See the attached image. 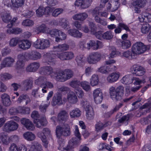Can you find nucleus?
I'll return each mask as SVG.
<instances>
[{
	"instance_id": "1",
	"label": "nucleus",
	"mask_w": 151,
	"mask_h": 151,
	"mask_svg": "<svg viewBox=\"0 0 151 151\" xmlns=\"http://www.w3.org/2000/svg\"><path fill=\"white\" fill-rule=\"evenodd\" d=\"M45 57L48 64L53 65L55 64L56 57L62 60H68L72 59L74 57V55L72 52L68 51L57 53L56 54L47 53L46 54Z\"/></svg>"
},
{
	"instance_id": "2",
	"label": "nucleus",
	"mask_w": 151,
	"mask_h": 151,
	"mask_svg": "<svg viewBox=\"0 0 151 151\" xmlns=\"http://www.w3.org/2000/svg\"><path fill=\"white\" fill-rule=\"evenodd\" d=\"M124 92V88L122 86H119L116 88L112 86L109 88L110 97L114 101H118L121 100L123 96Z\"/></svg>"
},
{
	"instance_id": "3",
	"label": "nucleus",
	"mask_w": 151,
	"mask_h": 151,
	"mask_svg": "<svg viewBox=\"0 0 151 151\" xmlns=\"http://www.w3.org/2000/svg\"><path fill=\"white\" fill-rule=\"evenodd\" d=\"M55 74L54 76H52V77L59 81L63 82L71 78L73 76V73L71 70L66 69L59 71L57 74Z\"/></svg>"
},
{
	"instance_id": "4",
	"label": "nucleus",
	"mask_w": 151,
	"mask_h": 151,
	"mask_svg": "<svg viewBox=\"0 0 151 151\" xmlns=\"http://www.w3.org/2000/svg\"><path fill=\"white\" fill-rule=\"evenodd\" d=\"M55 132L56 136L58 138H60L61 136H69L71 133L70 126L68 124L57 126Z\"/></svg>"
},
{
	"instance_id": "5",
	"label": "nucleus",
	"mask_w": 151,
	"mask_h": 151,
	"mask_svg": "<svg viewBox=\"0 0 151 151\" xmlns=\"http://www.w3.org/2000/svg\"><path fill=\"white\" fill-rule=\"evenodd\" d=\"M150 45H145L141 42H137L133 45L132 50L136 55L143 53L150 48Z\"/></svg>"
},
{
	"instance_id": "6",
	"label": "nucleus",
	"mask_w": 151,
	"mask_h": 151,
	"mask_svg": "<svg viewBox=\"0 0 151 151\" xmlns=\"http://www.w3.org/2000/svg\"><path fill=\"white\" fill-rule=\"evenodd\" d=\"M51 131L48 128H44L42 132H40L37 133V136L41 139L43 143V145L47 148L48 144V142L47 139V137L51 136Z\"/></svg>"
},
{
	"instance_id": "7",
	"label": "nucleus",
	"mask_w": 151,
	"mask_h": 151,
	"mask_svg": "<svg viewBox=\"0 0 151 151\" xmlns=\"http://www.w3.org/2000/svg\"><path fill=\"white\" fill-rule=\"evenodd\" d=\"M19 126L18 123L13 120L8 121L4 125L3 130L4 132H9L17 130Z\"/></svg>"
},
{
	"instance_id": "8",
	"label": "nucleus",
	"mask_w": 151,
	"mask_h": 151,
	"mask_svg": "<svg viewBox=\"0 0 151 151\" xmlns=\"http://www.w3.org/2000/svg\"><path fill=\"white\" fill-rule=\"evenodd\" d=\"M101 54L98 52H93L90 53L88 57L87 60L90 64L97 63L101 60Z\"/></svg>"
},
{
	"instance_id": "9",
	"label": "nucleus",
	"mask_w": 151,
	"mask_h": 151,
	"mask_svg": "<svg viewBox=\"0 0 151 151\" xmlns=\"http://www.w3.org/2000/svg\"><path fill=\"white\" fill-rule=\"evenodd\" d=\"M131 70L133 74L139 76L143 75L145 72V70L143 67L137 65H133L131 68Z\"/></svg>"
},
{
	"instance_id": "10",
	"label": "nucleus",
	"mask_w": 151,
	"mask_h": 151,
	"mask_svg": "<svg viewBox=\"0 0 151 151\" xmlns=\"http://www.w3.org/2000/svg\"><path fill=\"white\" fill-rule=\"evenodd\" d=\"M40 73L43 75H50L53 78L52 76H55V74H57V73L53 72V69L50 66H44L41 67L39 70Z\"/></svg>"
},
{
	"instance_id": "11",
	"label": "nucleus",
	"mask_w": 151,
	"mask_h": 151,
	"mask_svg": "<svg viewBox=\"0 0 151 151\" xmlns=\"http://www.w3.org/2000/svg\"><path fill=\"white\" fill-rule=\"evenodd\" d=\"M102 47L101 42L98 40L96 41L93 40H90L87 43L86 48L90 50L92 47L94 50H97Z\"/></svg>"
},
{
	"instance_id": "12",
	"label": "nucleus",
	"mask_w": 151,
	"mask_h": 151,
	"mask_svg": "<svg viewBox=\"0 0 151 151\" xmlns=\"http://www.w3.org/2000/svg\"><path fill=\"white\" fill-rule=\"evenodd\" d=\"M20 122L28 130L33 131L35 129V127L32 122L28 119L23 118L21 119Z\"/></svg>"
},
{
	"instance_id": "13",
	"label": "nucleus",
	"mask_w": 151,
	"mask_h": 151,
	"mask_svg": "<svg viewBox=\"0 0 151 151\" xmlns=\"http://www.w3.org/2000/svg\"><path fill=\"white\" fill-rule=\"evenodd\" d=\"M93 95L96 103L97 104L101 103L103 98L101 90L99 88L95 89L93 91Z\"/></svg>"
},
{
	"instance_id": "14",
	"label": "nucleus",
	"mask_w": 151,
	"mask_h": 151,
	"mask_svg": "<svg viewBox=\"0 0 151 151\" xmlns=\"http://www.w3.org/2000/svg\"><path fill=\"white\" fill-rule=\"evenodd\" d=\"M51 104L53 106L56 105H60L63 104L62 94L59 92L55 94L52 98Z\"/></svg>"
},
{
	"instance_id": "15",
	"label": "nucleus",
	"mask_w": 151,
	"mask_h": 151,
	"mask_svg": "<svg viewBox=\"0 0 151 151\" xmlns=\"http://www.w3.org/2000/svg\"><path fill=\"white\" fill-rule=\"evenodd\" d=\"M151 108V104L148 101L147 103H145L140 107V114L138 113L136 116L137 117H139L142 115L149 112Z\"/></svg>"
},
{
	"instance_id": "16",
	"label": "nucleus",
	"mask_w": 151,
	"mask_h": 151,
	"mask_svg": "<svg viewBox=\"0 0 151 151\" xmlns=\"http://www.w3.org/2000/svg\"><path fill=\"white\" fill-rule=\"evenodd\" d=\"M1 103L5 107H9L12 102L9 96L7 93H4L1 95Z\"/></svg>"
},
{
	"instance_id": "17",
	"label": "nucleus",
	"mask_w": 151,
	"mask_h": 151,
	"mask_svg": "<svg viewBox=\"0 0 151 151\" xmlns=\"http://www.w3.org/2000/svg\"><path fill=\"white\" fill-rule=\"evenodd\" d=\"M14 59L10 57L5 58L1 61V65L2 67H10L13 64L14 62Z\"/></svg>"
},
{
	"instance_id": "18",
	"label": "nucleus",
	"mask_w": 151,
	"mask_h": 151,
	"mask_svg": "<svg viewBox=\"0 0 151 151\" xmlns=\"http://www.w3.org/2000/svg\"><path fill=\"white\" fill-rule=\"evenodd\" d=\"M33 122L36 127L39 128L46 126L47 123L46 118L44 117H41L40 119L33 120Z\"/></svg>"
},
{
	"instance_id": "19",
	"label": "nucleus",
	"mask_w": 151,
	"mask_h": 151,
	"mask_svg": "<svg viewBox=\"0 0 151 151\" xmlns=\"http://www.w3.org/2000/svg\"><path fill=\"white\" fill-rule=\"evenodd\" d=\"M21 85L23 90L27 91L32 88L33 81L31 79H27L23 81L21 83Z\"/></svg>"
},
{
	"instance_id": "20",
	"label": "nucleus",
	"mask_w": 151,
	"mask_h": 151,
	"mask_svg": "<svg viewBox=\"0 0 151 151\" xmlns=\"http://www.w3.org/2000/svg\"><path fill=\"white\" fill-rule=\"evenodd\" d=\"M39 62H35L31 63L26 68V70L29 72H34L36 71L40 67Z\"/></svg>"
},
{
	"instance_id": "21",
	"label": "nucleus",
	"mask_w": 151,
	"mask_h": 151,
	"mask_svg": "<svg viewBox=\"0 0 151 151\" xmlns=\"http://www.w3.org/2000/svg\"><path fill=\"white\" fill-rule=\"evenodd\" d=\"M77 97L74 93L71 92L68 94L67 100L71 104H76L78 101Z\"/></svg>"
},
{
	"instance_id": "22",
	"label": "nucleus",
	"mask_w": 151,
	"mask_h": 151,
	"mask_svg": "<svg viewBox=\"0 0 151 151\" xmlns=\"http://www.w3.org/2000/svg\"><path fill=\"white\" fill-rule=\"evenodd\" d=\"M69 48V46L68 45L64 44L54 46L53 47V50L55 52H62L68 50Z\"/></svg>"
},
{
	"instance_id": "23",
	"label": "nucleus",
	"mask_w": 151,
	"mask_h": 151,
	"mask_svg": "<svg viewBox=\"0 0 151 151\" xmlns=\"http://www.w3.org/2000/svg\"><path fill=\"white\" fill-rule=\"evenodd\" d=\"M119 77V73H113L109 75L107 78V80L109 83L114 82L118 80Z\"/></svg>"
},
{
	"instance_id": "24",
	"label": "nucleus",
	"mask_w": 151,
	"mask_h": 151,
	"mask_svg": "<svg viewBox=\"0 0 151 151\" xmlns=\"http://www.w3.org/2000/svg\"><path fill=\"white\" fill-rule=\"evenodd\" d=\"M139 19L141 22H151V14L147 12L143 13L139 17Z\"/></svg>"
},
{
	"instance_id": "25",
	"label": "nucleus",
	"mask_w": 151,
	"mask_h": 151,
	"mask_svg": "<svg viewBox=\"0 0 151 151\" xmlns=\"http://www.w3.org/2000/svg\"><path fill=\"white\" fill-rule=\"evenodd\" d=\"M68 113L64 110L60 111L58 115V119L60 121H66L68 119Z\"/></svg>"
},
{
	"instance_id": "26",
	"label": "nucleus",
	"mask_w": 151,
	"mask_h": 151,
	"mask_svg": "<svg viewBox=\"0 0 151 151\" xmlns=\"http://www.w3.org/2000/svg\"><path fill=\"white\" fill-rule=\"evenodd\" d=\"M88 16V14L85 13H81L77 14L72 17L73 19L75 20L83 21L85 20Z\"/></svg>"
},
{
	"instance_id": "27",
	"label": "nucleus",
	"mask_w": 151,
	"mask_h": 151,
	"mask_svg": "<svg viewBox=\"0 0 151 151\" xmlns=\"http://www.w3.org/2000/svg\"><path fill=\"white\" fill-rule=\"evenodd\" d=\"M31 45V43L27 40H23L19 43V47L20 48L24 50L28 49Z\"/></svg>"
},
{
	"instance_id": "28",
	"label": "nucleus",
	"mask_w": 151,
	"mask_h": 151,
	"mask_svg": "<svg viewBox=\"0 0 151 151\" xmlns=\"http://www.w3.org/2000/svg\"><path fill=\"white\" fill-rule=\"evenodd\" d=\"M17 101L19 103L25 102V104H27L30 102V99L27 95L23 94L19 96L17 99Z\"/></svg>"
},
{
	"instance_id": "29",
	"label": "nucleus",
	"mask_w": 151,
	"mask_h": 151,
	"mask_svg": "<svg viewBox=\"0 0 151 151\" xmlns=\"http://www.w3.org/2000/svg\"><path fill=\"white\" fill-rule=\"evenodd\" d=\"M68 33L71 36L77 38H81L82 36V33L75 29H69Z\"/></svg>"
},
{
	"instance_id": "30",
	"label": "nucleus",
	"mask_w": 151,
	"mask_h": 151,
	"mask_svg": "<svg viewBox=\"0 0 151 151\" xmlns=\"http://www.w3.org/2000/svg\"><path fill=\"white\" fill-rule=\"evenodd\" d=\"M24 0H11L13 8H18L22 6L24 4Z\"/></svg>"
},
{
	"instance_id": "31",
	"label": "nucleus",
	"mask_w": 151,
	"mask_h": 151,
	"mask_svg": "<svg viewBox=\"0 0 151 151\" xmlns=\"http://www.w3.org/2000/svg\"><path fill=\"white\" fill-rule=\"evenodd\" d=\"M81 113L80 110L78 108H76L71 111L70 112L69 114L71 118H75L80 116Z\"/></svg>"
},
{
	"instance_id": "32",
	"label": "nucleus",
	"mask_w": 151,
	"mask_h": 151,
	"mask_svg": "<svg viewBox=\"0 0 151 151\" xmlns=\"http://www.w3.org/2000/svg\"><path fill=\"white\" fill-rule=\"evenodd\" d=\"M1 17L2 20L6 23H8L11 20L12 17L10 14L6 12H2L1 14Z\"/></svg>"
},
{
	"instance_id": "33",
	"label": "nucleus",
	"mask_w": 151,
	"mask_h": 151,
	"mask_svg": "<svg viewBox=\"0 0 151 151\" xmlns=\"http://www.w3.org/2000/svg\"><path fill=\"white\" fill-rule=\"evenodd\" d=\"M29 58L33 60H36L40 59L41 57V54L38 52L34 51L29 54H28Z\"/></svg>"
},
{
	"instance_id": "34",
	"label": "nucleus",
	"mask_w": 151,
	"mask_h": 151,
	"mask_svg": "<svg viewBox=\"0 0 151 151\" xmlns=\"http://www.w3.org/2000/svg\"><path fill=\"white\" fill-rule=\"evenodd\" d=\"M85 111L87 119L89 120L93 119L94 117V113L92 107H90L89 109Z\"/></svg>"
},
{
	"instance_id": "35",
	"label": "nucleus",
	"mask_w": 151,
	"mask_h": 151,
	"mask_svg": "<svg viewBox=\"0 0 151 151\" xmlns=\"http://www.w3.org/2000/svg\"><path fill=\"white\" fill-rule=\"evenodd\" d=\"M132 76L130 75H126L121 79V82L125 84H129L132 83Z\"/></svg>"
},
{
	"instance_id": "36",
	"label": "nucleus",
	"mask_w": 151,
	"mask_h": 151,
	"mask_svg": "<svg viewBox=\"0 0 151 151\" xmlns=\"http://www.w3.org/2000/svg\"><path fill=\"white\" fill-rule=\"evenodd\" d=\"M42 88L41 89L42 92L44 93H46L47 92L46 89H51L54 87L53 84L51 82L47 81L45 83L44 85H42Z\"/></svg>"
},
{
	"instance_id": "37",
	"label": "nucleus",
	"mask_w": 151,
	"mask_h": 151,
	"mask_svg": "<svg viewBox=\"0 0 151 151\" xmlns=\"http://www.w3.org/2000/svg\"><path fill=\"white\" fill-rule=\"evenodd\" d=\"M146 2V0H136L133 2L132 4L133 6H136L140 8L145 6Z\"/></svg>"
},
{
	"instance_id": "38",
	"label": "nucleus",
	"mask_w": 151,
	"mask_h": 151,
	"mask_svg": "<svg viewBox=\"0 0 151 151\" xmlns=\"http://www.w3.org/2000/svg\"><path fill=\"white\" fill-rule=\"evenodd\" d=\"M123 56L124 57L129 59H132L134 58L135 54L132 51L128 50L124 52L123 53Z\"/></svg>"
},
{
	"instance_id": "39",
	"label": "nucleus",
	"mask_w": 151,
	"mask_h": 151,
	"mask_svg": "<svg viewBox=\"0 0 151 151\" xmlns=\"http://www.w3.org/2000/svg\"><path fill=\"white\" fill-rule=\"evenodd\" d=\"M24 137L26 140L31 141L33 140L35 138V136L32 132H28L23 134Z\"/></svg>"
},
{
	"instance_id": "40",
	"label": "nucleus",
	"mask_w": 151,
	"mask_h": 151,
	"mask_svg": "<svg viewBox=\"0 0 151 151\" xmlns=\"http://www.w3.org/2000/svg\"><path fill=\"white\" fill-rule=\"evenodd\" d=\"M46 80V79L44 76H40L35 80V83L36 84L40 85V87L42 88V86L44 85Z\"/></svg>"
},
{
	"instance_id": "41",
	"label": "nucleus",
	"mask_w": 151,
	"mask_h": 151,
	"mask_svg": "<svg viewBox=\"0 0 151 151\" xmlns=\"http://www.w3.org/2000/svg\"><path fill=\"white\" fill-rule=\"evenodd\" d=\"M80 82L77 80H73L72 81L69 83V85L72 88L75 89L74 91L76 89L79 88V87L81 84Z\"/></svg>"
},
{
	"instance_id": "42",
	"label": "nucleus",
	"mask_w": 151,
	"mask_h": 151,
	"mask_svg": "<svg viewBox=\"0 0 151 151\" xmlns=\"http://www.w3.org/2000/svg\"><path fill=\"white\" fill-rule=\"evenodd\" d=\"M99 82L98 77L97 75L94 74L92 75L90 78V83L93 86L97 85Z\"/></svg>"
},
{
	"instance_id": "43",
	"label": "nucleus",
	"mask_w": 151,
	"mask_h": 151,
	"mask_svg": "<svg viewBox=\"0 0 151 151\" xmlns=\"http://www.w3.org/2000/svg\"><path fill=\"white\" fill-rule=\"evenodd\" d=\"M0 139L2 143L5 145H8L10 143L9 138L7 136L4 135L3 133H0Z\"/></svg>"
},
{
	"instance_id": "44",
	"label": "nucleus",
	"mask_w": 151,
	"mask_h": 151,
	"mask_svg": "<svg viewBox=\"0 0 151 151\" xmlns=\"http://www.w3.org/2000/svg\"><path fill=\"white\" fill-rule=\"evenodd\" d=\"M81 106L86 110L92 107L90 105L89 102L85 99H83L81 101Z\"/></svg>"
},
{
	"instance_id": "45",
	"label": "nucleus",
	"mask_w": 151,
	"mask_h": 151,
	"mask_svg": "<svg viewBox=\"0 0 151 151\" xmlns=\"http://www.w3.org/2000/svg\"><path fill=\"white\" fill-rule=\"evenodd\" d=\"M64 9L62 8H58L55 9H54L52 14V16L54 17H58L59 15L62 14Z\"/></svg>"
},
{
	"instance_id": "46",
	"label": "nucleus",
	"mask_w": 151,
	"mask_h": 151,
	"mask_svg": "<svg viewBox=\"0 0 151 151\" xmlns=\"http://www.w3.org/2000/svg\"><path fill=\"white\" fill-rule=\"evenodd\" d=\"M103 38L106 40H110L113 37L112 32L110 31H107L103 34Z\"/></svg>"
},
{
	"instance_id": "47",
	"label": "nucleus",
	"mask_w": 151,
	"mask_h": 151,
	"mask_svg": "<svg viewBox=\"0 0 151 151\" xmlns=\"http://www.w3.org/2000/svg\"><path fill=\"white\" fill-rule=\"evenodd\" d=\"M28 54L26 52L20 53L17 56L18 60L24 62V61L28 59Z\"/></svg>"
},
{
	"instance_id": "48",
	"label": "nucleus",
	"mask_w": 151,
	"mask_h": 151,
	"mask_svg": "<svg viewBox=\"0 0 151 151\" xmlns=\"http://www.w3.org/2000/svg\"><path fill=\"white\" fill-rule=\"evenodd\" d=\"M66 35L61 31L60 30L59 35H58L57 37L56 38L55 41L58 42L60 40H64L66 39Z\"/></svg>"
},
{
	"instance_id": "49",
	"label": "nucleus",
	"mask_w": 151,
	"mask_h": 151,
	"mask_svg": "<svg viewBox=\"0 0 151 151\" xmlns=\"http://www.w3.org/2000/svg\"><path fill=\"white\" fill-rule=\"evenodd\" d=\"M130 117V115L129 114L124 116L119 119L118 122L120 123H124L125 122L126 124L127 125L128 124V121L129 120Z\"/></svg>"
},
{
	"instance_id": "50",
	"label": "nucleus",
	"mask_w": 151,
	"mask_h": 151,
	"mask_svg": "<svg viewBox=\"0 0 151 151\" xmlns=\"http://www.w3.org/2000/svg\"><path fill=\"white\" fill-rule=\"evenodd\" d=\"M42 50L45 49L50 47V42L49 40L47 39H42Z\"/></svg>"
},
{
	"instance_id": "51",
	"label": "nucleus",
	"mask_w": 151,
	"mask_h": 151,
	"mask_svg": "<svg viewBox=\"0 0 151 151\" xmlns=\"http://www.w3.org/2000/svg\"><path fill=\"white\" fill-rule=\"evenodd\" d=\"M81 85L83 89L86 91H90V86L88 82L86 81L82 82L81 83Z\"/></svg>"
},
{
	"instance_id": "52",
	"label": "nucleus",
	"mask_w": 151,
	"mask_h": 151,
	"mask_svg": "<svg viewBox=\"0 0 151 151\" xmlns=\"http://www.w3.org/2000/svg\"><path fill=\"white\" fill-rule=\"evenodd\" d=\"M89 26L91 33L93 34H94L97 30V28L95 24L92 22H90L89 23Z\"/></svg>"
},
{
	"instance_id": "53",
	"label": "nucleus",
	"mask_w": 151,
	"mask_h": 151,
	"mask_svg": "<svg viewBox=\"0 0 151 151\" xmlns=\"http://www.w3.org/2000/svg\"><path fill=\"white\" fill-rule=\"evenodd\" d=\"M34 24V22L32 20L29 19L24 20L22 22V25L27 27L32 26Z\"/></svg>"
},
{
	"instance_id": "54",
	"label": "nucleus",
	"mask_w": 151,
	"mask_h": 151,
	"mask_svg": "<svg viewBox=\"0 0 151 151\" xmlns=\"http://www.w3.org/2000/svg\"><path fill=\"white\" fill-rule=\"evenodd\" d=\"M69 24L68 21L66 19L62 18L60 22L61 26L64 29H66Z\"/></svg>"
},
{
	"instance_id": "55",
	"label": "nucleus",
	"mask_w": 151,
	"mask_h": 151,
	"mask_svg": "<svg viewBox=\"0 0 151 151\" xmlns=\"http://www.w3.org/2000/svg\"><path fill=\"white\" fill-rule=\"evenodd\" d=\"M150 29V27L148 24H143L141 28V31L143 34H146Z\"/></svg>"
},
{
	"instance_id": "56",
	"label": "nucleus",
	"mask_w": 151,
	"mask_h": 151,
	"mask_svg": "<svg viewBox=\"0 0 151 151\" xmlns=\"http://www.w3.org/2000/svg\"><path fill=\"white\" fill-rule=\"evenodd\" d=\"M122 46L123 49L128 48L131 46V43L128 40H124L122 42Z\"/></svg>"
},
{
	"instance_id": "57",
	"label": "nucleus",
	"mask_w": 151,
	"mask_h": 151,
	"mask_svg": "<svg viewBox=\"0 0 151 151\" xmlns=\"http://www.w3.org/2000/svg\"><path fill=\"white\" fill-rule=\"evenodd\" d=\"M47 29L46 25L44 24H42L38 27L36 28L37 31L39 32L44 33Z\"/></svg>"
},
{
	"instance_id": "58",
	"label": "nucleus",
	"mask_w": 151,
	"mask_h": 151,
	"mask_svg": "<svg viewBox=\"0 0 151 151\" xmlns=\"http://www.w3.org/2000/svg\"><path fill=\"white\" fill-rule=\"evenodd\" d=\"M101 10V9H100L99 7H96L91 11V14L93 17L98 16L100 15Z\"/></svg>"
},
{
	"instance_id": "59",
	"label": "nucleus",
	"mask_w": 151,
	"mask_h": 151,
	"mask_svg": "<svg viewBox=\"0 0 151 151\" xmlns=\"http://www.w3.org/2000/svg\"><path fill=\"white\" fill-rule=\"evenodd\" d=\"M76 138H72L69 142V145H67L66 147H65V149L66 150H68L70 149L72 147L74 144L76 143Z\"/></svg>"
},
{
	"instance_id": "60",
	"label": "nucleus",
	"mask_w": 151,
	"mask_h": 151,
	"mask_svg": "<svg viewBox=\"0 0 151 151\" xmlns=\"http://www.w3.org/2000/svg\"><path fill=\"white\" fill-rule=\"evenodd\" d=\"M34 12L31 10H27L23 12V15L27 18H30L34 15Z\"/></svg>"
},
{
	"instance_id": "61",
	"label": "nucleus",
	"mask_w": 151,
	"mask_h": 151,
	"mask_svg": "<svg viewBox=\"0 0 151 151\" xmlns=\"http://www.w3.org/2000/svg\"><path fill=\"white\" fill-rule=\"evenodd\" d=\"M0 76L1 80L3 81L9 80L12 78L11 75L6 73L1 74Z\"/></svg>"
},
{
	"instance_id": "62",
	"label": "nucleus",
	"mask_w": 151,
	"mask_h": 151,
	"mask_svg": "<svg viewBox=\"0 0 151 151\" xmlns=\"http://www.w3.org/2000/svg\"><path fill=\"white\" fill-rule=\"evenodd\" d=\"M19 40L18 37H15L12 38L10 40L9 43L11 46L14 47L16 46Z\"/></svg>"
},
{
	"instance_id": "63",
	"label": "nucleus",
	"mask_w": 151,
	"mask_h": 151,
	"mask_svg": "<svg viewBox=\"0 0 151 151\" xmlns=\"http://www.w3.org/2000/svg\"><path fill=\"white\" fill-rule=\"evenodd\" d=\"M20 110L19 109V107L18 108L12 107L9 110V113L11 115H15L17 113H19Z\"/></svg>"
},
{
	"instance_id": "64",
	"label": "nucleus",
	"mask_w": 151,
	"mask_h": 151,
	"mask_svg": "<svg viewBox=\"0 0 151 151\" xmlns=\"http://www.w3.org/2000/svg\"><path fill=\"white\" fill-rule=\"evenodd\" d=\"M83 58L84 56L82 55H79L76 56L75 60L78 65H80L83 62Z\"/></svg>"
}]
</instances>
